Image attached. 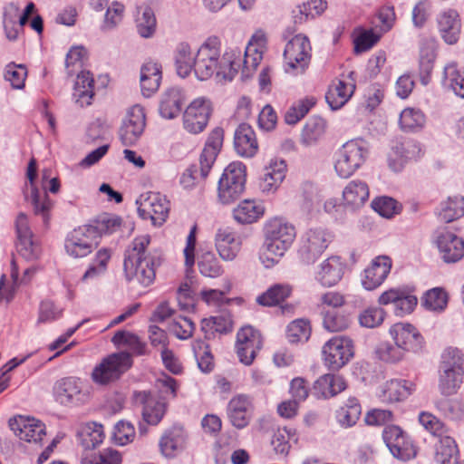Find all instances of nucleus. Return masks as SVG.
<instances>
[{
	"mask_svg": "<svg viewBox=\"0 0 464 464\" xmlns=\"http://www.w3.org/2000/svg\"><path fill=\"white\" fill-rule=\"evenodd\" d=\"M322 353L325 365L331 370L337 371L353 357V342L345 335L334 336L324 343Z\"/></svg>",
	"mask_w": 464,
	"mask_h": 464,
	"instance_id": "9b49d317",
	"label": "nucleus"
},
{
	"mask_svg": "<svg viewBox=\"0 0 464 464\" xmlns=\"http://www.w3.org/2000/svg\"><path fill=\"white\" fill-rule=\"evenodd\" d=\"M426 122L423 111L417 108H405L400 114L399 123L404 131H418Z\"/></svg>",
	"mask_w": 464,
	"mask_h": 464,
	"instance_id": "de8ad7c7",
	"label": "nucleus"
},
{
	"mask_svg": "<svg viewBox=\"0 0 464 464\" xmlns=\"http://www.w3.org/2000/svg\"><path fill=\"white\" fill-rule=\"evenodd\" d=\"M192 349L199 370L205 373L212 372L214 360L208 345L202 340H196Z\"/></svg>",
	"mask_w": 464,
	"mask_h": 464,
	"instance_id": "4d7b16f0",
	"label": "nucleus"
},
{
	"mask_svg": "<svg viewBox=\"0 0 464 464\" xmlns=\"http://www.w3.org/2000/svg\"><path fill=\"white\" fill-rule=\"evenodd\" d=\"M292 290V286L288 284H276L258 295L256 302L263 306H275L288 298Z\"/></svg>",
	"mask_w": 464,
	"mask_h": 464,
	"instance_id": "49530a36",
	"label": "nucleus"
},
{
	"mask_svg": "<svg viewBox=\"0 0 464 464\" xmlns=\"http://www.w3.org/2000/svg\"><path fill=\"white\" fill-rule=\"evenodd\" d=\"M323 325L329 332H341L346 330L351 320L348 315L336 310L322 311Z\"/></svg>",
	"mask_w": 464,
	"mask_h": 464,
	"instance_id": "6e6d98bb",
	"label": "nucleus"
},
{
	"mask_svg": "<svg viewBox=\"0 0 464 464\" xmlns=\"http://www.w3.org/2000/svg\"><path fill=\"white\" fill-rule=\"evenodd\" d=\"M448 304L447 293L440 287L428 290L421 298V304L429 311L441 312Z\"/></svg>",
	"mask_w": 464,
	"mask_h": 464,
	"instance_id": "864d4df0",
	"label": "nucleus"
},
{
	"mask_svg": "<svg viewBox=\"0 0 464 464\" xmlns=\"http://www.w3.org/2000/svg\"><path fill=\"white\" fill-rule=\"evenodd\" d=\"M389 333L395 344L406 353H417L422 348L423 338L411 324H395L390 328Z\"/></svg>",
	"mask_w": 464,
	"mask_h": 464,
	"instance_id": "aec40b11",
	"label": "nucleus"
},
{
	"mask_svg": "<svg viewBox=\"0 0 464 464\" xmlns=\"http://www.w3.org/2000/svg\"><path fill=\"white\" fill-rule=\"evenodd\" d=\"M161 79V64L154 60L145 63L140 68V78L142 95L152 96L159 90Z\"/></svg>",
	"mask_w": 464,
	"mask_h": 464,
	"instance_id": "7c9ffc66",
	"label": "nucleus"
},
{
	"mask_svg": "<svg viewBox=\"0 0 464 464\" xmlns=\"http://www.w3.org/2000/svg\"><path fill=\"white\" fill-rule=\"evenodd\" d=\"M136 27L138 34L142 38H150L154 35L157 27V20L153 10L146 6L141 10L140 14L136 19Z\"/></svg>",
	"mask_w": 464,
	"mask_h": 464,
	"instance_id": "5fc2aeb1",
	"label": "nucleus"
},
{
	"mask_svg": "<svg viewBox=\"0 0 464 464\" xmlns=\"http://www.w3.org/2000/svg\"><path fill=\"white\" fill-rule=\"evenodd\" d=\"M316 103L314 97H306L300 100L295 105L292 106L285 113V121L288 124H295L304 118L310 109Z\"/></svg>",
	"mask_w": 464,
	"mask_h": 464,
	"instance_id": "338daca9",
	"label": "nucleus"
},
{
	"mask_svg": "<svg viewBox=\"0 0 464 464\" xmlns=\"http://www.w3.org/2000/svg\"><path fill=\"white\" fill-rule=\"evenodd\" d=\"M111 343L117 346L128 347L131 355L140 356L146 353V343L136 334L125 330L117 331L111 338Z\"/></svg>",
	"mask_w": 464,
	"mask_h": 464,
	"instance_id": "a18cd8bd",
	"label": "nucleus"
},
{
	"mask_svg": "<svg viewBox=\"0 0 464 464\" xmlns=\"http://www.w3.org/2000/svg\"><path fill=\"white\" fill-rule=\"evenodd\" d=\"M183 102L182 90L178 87L170 88L162 96L160 114L165 119H174L180 113Z\"/></svg>",
	"mask_w": 464,
	"mask_h": 464,
	"instance_id": "58836bf2",
	"label": "nucleus"
},
{
	"mask_svg": "<svg viewBox=\"0 0 464 464\" xmlns=\"http://www.w3.org/2000/svg\"><path fill=\"white\" fill-rule=\"evenodd\" d=\"M53 393L56 402L63 406H81L90 401L87 385L77 377H64L55 382Z\"/></svg>",
	"mask_w": 464,
	"mask_h": 464,
	"instance_id": "0eeeda50",
	"label": "nucleus"
},
{
	"mask_svg": "<svg viewBox=\"0 0 464 464\" xmlns=\"http://www.w3.org/2000/svg\"><path fill=\"white\" fill-rule=\"evenodd\" d=\"M369 145L362 139L345 142L334 154V169L341 178L352 176L366 161Z\"/></svg>",
	"mask_w": 464,
	"mask_h": 464,
	"instance_id": "20e7f679",
	"label": "nucleus"
},
{
	"mask_svg": "<svg viewBox=\"0 0 464 464\" xmlns=\"http://www.w3.org/2000/svg\"><path fill=\"white\" fill-rule=\"evenodd\" d=\"M246 166L233 161L224 169L218 185V196L222 204H230L240 198L245 190Z\"/></svg>",
	"mask_w": 464,
	"mask_h": 464,
	"instance_id": "39448f33",
	"label": "nucleus"
},
{
	"mask_svg": "<svg viewBox=\"0 0 464 464\" xmlns=\"http://www.w3.org/2000/svg\"><path fill=\"white\" fill-rule=\"evenodd\" d=\"M361 414L362 408L358 400L354 397H350L345 403L336 411L335 418L341 427L351 428L356 424Z\"/></svg>",
	"mask_w": 464,
	"mask_h": 464,
	"instance_id": "37998d69",
	"label": "nucleus"
},
{
	"mask_svg": "<svg viewBox=\"0 0 464 464\" xmlns=\"http://www.w3.org/2000/svg\"><path fill=\"white\" fill-rule=\"evenodd\" d=\"M137 400L140 401L143 404V420L150 425H157L165 414V402L157 400L146 392H140L137 396Z\"/></svg>",
	"mask_w": 464,
	"mask_h": 464,
	"instance_id": "e433bc0d",
	"label": "nucleus"
},
{
	"mask_svg": "<svg viewBox=\"0 0 464 464\" xmlns=\"http://www.w3.org/2000/svg\"><path fill=\"white\" fill-rule=\"evenodd\" d=\"M463 353L456 347L446 348L439 370V390L444 396L455 394L463 380Z\"/></svg>",
	"mask_w": 464,
	"mask_h": 464,
	"instance_id": "7ed1b4c3",
	"label": "nucleus"
},
{
	"mask_svg": "<svg viewBox=\"0 0 464 464\" xmlns=\"http://www.w3.org/2000/svg\"><path fill=\"white\" fill-rule=\"evenodd\" d=\"M435 407L445 418L459 420L464 415V404L459 399L442 397L435 401Z\"/></svg>",
	"mask_w": 464,
	"mask_h": 464,
	"instance_id": "3c124183",
	"label": "nucleus"
},
{
	"mask_svg": "<svg viewBox=\"0 0 464 464\" xmlns=\"http://www.w3.org/2000/svg\"><path fill=\"white\" fill-rule=\"evenodd\" d=\"M371 205L374 211L386 218H392L395 214H398L401 209L398 202L394 198L386 196L374 198Z\"/></svg>",
	"mask_w": 464,
	"mask_h": 464,
	"instance_id": "774afa93",
	"label": "nucleus"
},
{
	"mask_svg": "<svg viewBox=\"0 0 464 464\" xmlns=\"http://www.w3.org/2000/svg\"><path fill=\"white\" fill-rule=\"evenodd\" d=\"M132 364L130 353L119 352L104 358L92 372L95 383L105 385L118 380Z\"/></svg>",
	"mask_w": 464,
	"mask_h": 464,
	"instance_id": "6e6552de",
	"label": "nucleus"
},
{
	"mask_svg": "<svg viewBox=\"0 0 464 464\" xmlns=\"http://www.w3.org/2000/svg\"><path fill=\"white\" fill-rule=\"evenodd\" d=\"M286 165L283 160H271L265 167L259 188L264 193L275 192L285 177Z\"/></svg>",
	"mask_w": 464,
	"mask_h": 464,
	"instance_id": "2f4dec72",
	"label": "nucleus"
},
{
	"mask_svg": "<svg viewBox=\"0 0 464 464\" xmlns=\"http://www.w3.org/2000/svg\"><path fill=\"white\" fill-rule=\"evenodd\" d=\"M79 443L85 450H92L100 445L104 439L102 425L89 422L82 425L77 431Z\"/></svg>",
	"mask_w": 464,
	"mask_h": 464,
	"instance_id": "79ce46f5",
	"label": "nucleus"
},
{
	"mask_svg": "<svg viewBox=\"0 0 464 464\" xmlns=\"http://www.w3.org/2000/svg\"><path fill=\"white\" fill-rule=\"evenodd\" d=\"M261 347V334L252 326H244L237 332L236 343L237 354L239 361L245 365L252 364Z\"/></svg>",
	"mask_w": 464,
	"mask_h": 464,
	"instance_id": "dca6fc26",
	"label": "nucleus"
},
{
	"mask_svg": "<svg viewBox=\"0 0 464 464\" xmlns=\"http://www.w3.org/2000/svg\"><path fill=\"white\" fill-rule=\"evenodd\" d=\"M406 353L397 344L388 342L380 343L375 349V354L378 359L388 363H397L402 361Z\"/></svg>",
	"mask_w": 464,
	"mask_h": 464,
	"instance_id": "13d9d810",
	"label": "nucleus"
},
{
	"mask_svg": "<svg viewBox=\"0 0 464 464\" xmlns=\"http://www.w3.org/2000/svg\"><path fill=\"white\" fill-rule=\"evenodd\" d=\"M198 266L200 274L206 277L216 278L224 272L219 261L212 252L202 254L198 261Z\"/></svg>",
	"mask_w": 464,
	"mask_h": 464,
	"instance_id": "bf43d9fd",
	"label": "nucleus"
},
{
	"mask_svg": "<svg viewBox=\"0 0 464 464\" xmlns=\"http://www.w3.org/2000/svg\"><path fill=\"white\" fill-rule=\"evenodd\" d=\"M434 242L445 263H456L464 256V240L450 231L437 230Z\"/></svg>",
	"mask_w": 464,
	"mask_h": 464,
	"instance_id": "a211bd4d",
	"label": "nucleus"
},
{
	"mask_svg": "<svg viewBox=\"0 0 464 464\" xmlns=\"http://www.w3.org/2000/svg\"><path fill=\"white\" fill-rule=\"evenodd\" d=\"M111 259V253L108 249L103 248L97 252L95 258L91 263L89 268L83 274L82 280H94L104 275L107 270V265Z\"/></svg>",
	"mask_w": 464,
	"mask_h": 464,
	"instance_id": "603ef678",
	"label": "nucleus"
},
{
	"mask_svg": "<svg viewBox=\"0 0 464 464\" xmlns=\"http://www.w3.org/2000/svg\"><path fill=\"white\" fill-rule=\"evenodd\" d=\"M138 214L142 219H150L154 226L160 227L169 217V201L160 192L149 191L136 199Z\"/></svg>",
	"mask_w": 464,
	"mask_h": 464,
	"instance_id": "1a4fd4ad",
	"label": "nucleus"
},
{
	"mask_svg": "<svg viewBox=\"0 0 464 464\" xmlns=\"http://www.w3.org/2000/svg\"><path fill=\"white\" fill-rule=\"evenodd\" d=\"M266 44L265 32L262 30L256 31L246 47L245 58H263L267 50Z\"/></svg>",
	"mask_w": 464,
	"mask_h": 464,
	"instance_id": "0e129e2a",
	"label": "nucleus"
},
{
	"mask_svg": "<svg viewBox=\"0 0 464 464\" xmlns=\"http://www.w3.org/2000/svg\"><path fill=\"white\" fill-rule=\"evenodd\" d=\"M93 86L94 80L90 72L82 71L77 75L73 96L76 102L81 107H84L92 103V100L94 95Z\"/></svg>",
	"mask_w": 464,
	"mask_h": 464,
	"instance_id": "ea45409f",
	"label": "nucleus"
},
{
	"mask_svg": "<svg viewBox=\"0 0 464 464\" xmlns=\"http://www.w3.org/2000/svg\"><path fill=\"white\" fill-rule=\"evenodd\" d=\"M211 112L210 102L203 98L194 100L183 114V126L188 132L197 134L207 126Z\"/></svg>",
	"mask_w": 464,
	"mask_h": 464,
	"instance_id": "6ab92c4d",
	"label": "nucleus"
},
{
	"mask_svg": "<svg viewBox=\"0 0 464 464\" xmlns=\"http://www.w3.org/2000/svg\"><path fill=\"white\" fill-rule=\"evenodd\" d=\"M392 269V259L387 256L375 257L362 274V285L366 290H374L387 278Z\"/></svg>",
	"mask_w": 464,
	"mask_h": 464,
	"instance_id": "393cba45",
	"label": "nucleus"
},
{
	"mask_svg": "<svg viewBox=\"0 0 464 464\" xmlns=\"http://www.w3.org/2000/svg\"><path fill=\"white\" fill-rule=\"evenodd\" d=\"M234 147L237 153L245 158H252L258 150L256 133L250 125L241 123L234 135Z\"/></svg>",
	"mask_w": 464,
	"mask_h": 464,
	"instance_id": "c756f323",
	"label": "nucleus"
},
{
	"mask_svg": "<svg viewBox=\"0 0 464 464\" xmlns=\"http://www.w3.org/2000/svg\"><path fill=\"white\" fill-rule=\"evenodd\" d=\"M146 126L144 109L133 105L126 113L119 130L120 139L124 146H133L140 139Z\"/></svg>",
	"mask_w": 464,
	"mask_h": 464,
	"instance_id": "ddd939ff",
	"label": "nucleus"
},
{
	"mask_svg": "<svg viewBox=\"0 0 464 464\" xmlns=\"http://www.w3.org/2000/svg\"><path fill=\"white\" fill-rule=\"evenodd\" d=\"M27 76V69L24 64L11 62L5 66V80L9 82L14 89H22Z\"/></svg>",
	"mask_w": 464,
	"mask_h": 464,
	"instance_id": "69168bd1",
	"label": "nucleus"
},
{
	"mask_svg": "<svg viewBox=\"0 0 464 464\" xmlns=\"http://www.w3.org/2000/svg\"><path fill=\"white\" fill-rule=\"evenodd\" d=\"M18 253L26 260H34L40 255L39 246L33 240V232L29 227L28 218L20 213L15 221Z\"/></svg>",
	"mask_w": 464,
	"mask_h": 464,
	"instance_id": "5701e85b",
	"label": "nucleus"
},
{
	"mask_svg": "<svg viewBox=\"0 0 464 464\" xmlns=\"http://www.w3.org/2000/svg\"><path fill=\"white\" fill-rule=\"evenodd\" d=\"M346 387L345 380L342 376L328 373L315 381L314 395L317 399H328L342 392Z\"/></svg>",
	"mask_w": 464,
	"mask_h": 464,
	"instance_id": "f704fd0d",
	"label": "nucleus"
},
{
	"mask_svg": "<svg viewBox=\"0 0 464 464\" xmlns=\"http://www.w3.org/2000/svg\"><path fill=\"white\" fill-rule=\"evenodd\" d=\"M312 47L309 39L303 34H296L286 44L284 55L285 58H310Z\"/></svg>",
	"mask_w": 464,
	"mask_h": 464,
	"instance_id": "8fccbe9b",
	"label": "nucleus"
},
{
	"mask_svg": "<svg viewBox=\"0 0 464 464\" xmlns=\"http://www.w3.org/2000/svg\"><path fill=\"white\" fill-rule=\"evenodd\" d=\"M98 244V234L89 224L73 229L67 236L65 249L68 255L79 258L89 255Z\"/></svg>",
	"mask_w": 464,
	"mask_h": 464,
	"instance_id": "f8f14e48",
	"label": "nucleus"
},
{
	"mask_svg": "<svg viewBox=\"0 0 464 464\" xmlns=\"http://www.w3.org/2000/svg\"><path fill=\"white\" fill-rule=\"evenodd\" d=\"M369 195L368 185L366 182L359 179L350 181L343 191L345 205L353 209L362 207L368 200Z\"/></svg>",
	"mask_w": 464,
	"mask_h": 464,
	"instance_id": "4c0bfd02",
	"label": "nucleus"
},
{
	"mask_svg": "<svg viewBox=\"0 0 464 464\" xmlns=\"http://www.w3.org/2000/svg\"><path fill=\"white\" fill-rule=\"evenodd\" d=\"M459 450L455 440L450 436L440 438L436 446L435 460L438 464H458Z\"/></svg>",
	"mask_w": 464,
	"mask_h": 464,
	"instance_id": "c03bdc74",
	"label": "nucleus"
},
{
	"mask_svg": "<svg viewBox=\"0 0 464 464\" xmlns=\"http://www.w3.org/2000/svg\"><path fill=\"white\" fill-rule=\"evenodd\" d=\"M438 25L442 39L448 44L458 42L461 30V24L457 11L445 10L438 16Z\"/></svg>",
	"mask_w": 464,
	"mask_h": 464,
	"instance_id": "473e14b6",
	"label": "nucleus"
},
{
	"mask_svg": "<svg viewBox=\"0 0 464 464\" xmlns=\"http://www.w3.org/2000/svg\"><path fill=\"white\" fill-rule=\"evenodd\" d=\"M346 264L339 256H331L321 262L314 273V279L324 287L337 285L344 275Z\"/></svg>",
	"mask_w": 464,
	"mask_h": 464,
	"instance_id": "b1692460",
	"label": "nucleus"
},
{
	"mask_svg": "<svg viewBox=\"0 0 464 464\" xmlns=\"http://www.w3.org/2000/svg\"><path fill=\"white\" fill-rule=\"evenodd\" d=\"M311 334V326L307 320L296 319L286 329V337L290 343L307 341Z\"/></svg>",
	"mask_w": 464,
	"mask_h": 464,
	"instance_id": "e2e57ef3",
	"label": "nucleus"
},
{
	"mask_svg": "<svg viewBox=\"0 0 464 464\" xmlns=\"http://www.w3.org/2000/svg\"><path fill=\"white\" fill-rule=\"evenodd\" d=\"M464 215V197H450L441 203L439 218L445 223L452 222Z\"/></svg>",
	"mask_w": 464,
	"mask_h": 464,
	"instance_id": "09e8293b",
	"label": "nucleus"
},
{
	"mask_svg": "<svg viewBox=\"0 0 464 464\" xmlns=\"http://www.w3.org/2000/svg\"><path fill=\"white\" fill-rule=\"evenodd\" d=\"M121 218L116 215L104 214L94 220L90 226L94 228L98 234V240L103 234H112L120 229Z\"/></svg>",
	"mask_w": 464,
	"mask_h": 464,
	"instance_id": "680f3d73",
	"label": "nucleus"
},
{
	"mask_svg": "<svg viewBox=\"0 0 464 464\" xmlns=\"http://www.w3.org/2000/svg\"><path fill=\"white\" fill-rule=\"evenodd\" d=\"M36 177V162L32 159L27 167V178L30 181V195L25 194V199L34 207L35 215H41L44 222L46 224L49 219V214L53 208V201L50 199L47 192H41L34 184Z\"/></svg>",
	"mask_w": 464,
	"mask_h": 464,
	"instance_id": "4be33fe9",
	"label": "nucleus"
},
{
	"mask_svg": "<svg viewBox=\"0 0 464 464\" xmlns=\"http://www.w3.org/2000/svg\"><path fill=\"white\" fill-rule=\"evenodd\" d=\"M378 302L382 305L393 304L395 314L404 316L414 310L418 299L406 288H391L379 296Z\"/></svg>",
	"mask_w": 464,
	"mask_h": 464,
	"instance_id": "412c9836",
	"label": "nucleus"
},
{
	"mask_svg": "<svg viewBox=\"0 0 464 464\" xmlns=\"http://www.w3.org/2000/svg\"><path fill=\"white\" fill-rule=\"evenodd\" d=\"M355 72H349L332 81L325 94V100L334 111L341 109L352 98L356 85Z\"/></svg>",
	"mask_w": 464,
	"mask_h": 464,
	"instance_id": "4468645a",
	"label": "nucleus"
},
{
	"mask_svg": "<svg viewBox=\"0 0 464 464\" xmlns=\"http://www.w3.org/2000/svg\"><path fill=\"white\" fill-rule=\"evenodd\" d=\"M382 438L391 453L396 459L407 461L416 456V449L412 441L400 427L386 426L382 432Z\"/></svg>",
	"mask_w": 464,
	"mask_h": 464,
	"instance_id": "2eb2a0df",
	"label": "nucleus"
},
{
	"mask_svg": "<svg viewBox=\"0 0 464 464\" xmlns=\"http://www.w3.org/2000/svg\"><path fill=\"white\" fill-rule=\"evenodd\" d=\"M253 409L251 398L245 394H239L229 401L227 417L235 428L241 430L249 424Z\"/></svg>",
	"mask_w": 464,
	"mask_h": 464,
	"instance_id": "a878e982",
	"label": "nucleus"
},
{
	"mask_svg": "<svg viewBox=\"0 0 464 464\" xmlns=\"http://www.w3.org/2000/svg\"><path fill=\"white\" fill-rule=\"evenodd\" d=\"M241 242L229 227L219 228L216 234V247L223 260L235 259L240 250Z\"/></svg>",
	"mask_w": 464,
	"mask_h": 464,
	"instance_id": "c9c22d12",
	"label": "nucleus"
},
{
	"mask_svg": "<svg viewBox=\"0 0 464 464\" xmlns=\"http://www.w3.org/2000/svg\"><path fill=\"white\" fill-rule=\"evenodd\" d=\"M442 83L464 99V64L456 60L447 63L443 67Z\"/></svg>",
	"mask_w": 464,
	"mask_h": 464,
	"instance_id": "72a5a7b5",
	"label": "nucleus"
},
{
	"mask_svg": "<svg viewBox=\"0 0 464 464\" xmlns=\"http://www.w3.org/2000/svg\"><path fill=\"white\" fill-rule=\"evenodd\" d=\"M325 121L320 117L311 118L302 131V141L311 145L317 141L324 133Z\"/></svg>",
	"mask_w": 464,
	"mask_h": 464,
	"instance_id": "052dcab7",
	"label": "nucleus"
},
{
	"mask_svg": "<svg viewBox=\"0 0 464 464\" xmlns=\"http://www.w3.org/2000/svg\"><path fill=\"white\" fill-rule=\"evenodd\" d=\"M9 427L21 440L38 444L46 435L44 423L34 418L19 415L9 420Z\"/></svg>",
	"mask_w": 464,
	"mask_h": 464,
	"instance_id": "f3484780",
	"label": "nucleus"
},
{
	"mask_svg": "<svg viewBox=\"0 0 464 464\" xmlns=\"http://www.w3.org/2000/svg\"><path fill=\"white\" fill-rule=\"evenodd\" d=\"M333 236L326 229L317 227L307 230L301 237L298 256L304 265L314 264L328 247Z\"/></svg>",
	"mask_w": 464,
	"mask_h": 464,
	"instance_id": "9d476101",
	"label": "nucleus"
},
{
	"mask_svg": "<svg viewBox=\"0 0 464 464\" xmlns=\"http://www.w3.org/2000/svg\"><path fill=\"white\" fill-rule=\"evenodd\" d=\"M413 389L414 384L411 382L393 379L380 387L377 395L381 401L392 403L406 399Z\"/></svg>",
	"mask_w": 464,
	"mask_h": 464,
	"instance_id": "c85d7f7f",
	"label": "nucleus"
},
{
	"mask_svg": "<svg viewBox=\"0 0 464 464\" xmlns=\"http://www.w3.org/2000/svg\"><path fill=\"white\" fill-rule=\"evenodd\" d=\"M150 243V236H140L125 250L123 270L128 282H136L142 286H149L154 282L161 258L157 253L149 251Z\"/></svg>",
	"mask_w": 464,
	"mask_h": 464,
	"instance_id": "f257e3e1",
	"label": "nucleus"
},
{
	"mask_svg": "<svg viewBox=\"0 0 464 464\" xmlns=\"http://www.w3.org/2000/svg\"><path fill=\"white\" fill-rule=\"evenodd\" d=\"M224 140V130L216 127L209 133L204 149L199 156L201 164V176L208 177L215 161L221 150Z\"/></svg>",
	"mask_w": 464,
	"mask_h": 464,
	"instance_id": "bb28decb",
	"label": "nucleus"
},
{
	"mask_svg": "<svg viewBox=\"0 0 464 464\" xmlns=\"http://www.w3.org/2000/svg\"><path fill=\"white\" fill-rule=\"evenodd\" d=\"M265 242L260 260L266 267L278 263L295 241L296 232L294 225L281 218L268 220L264 227Z\"/></svg>",
	"mask_w": 464,
	"mask_h": 464,
	"instance_id": "f03ea898",
	"label": "nucleus"
},
{
	"mask_svg": "<svg viewBox=\"0 0 464 464\" xmlns=\"http://www.w3.org/2000/svg\"><path fill=\"white\" fill-rule=\"evenodd\" d=\"M194 72L199 81L214 77L218 83H226L234 79L241 66L247 60H193Z\"/></svg>",
	"mask_w": 464,
	"mask_h": 464,
	"instance_id": "423d86ee",
	"label": "nucleus"
},
{
	"mask_svg": "<svg viewBox=\"0 0 464 464\" xmlns=\"http://www.w3.org/2000/svg\"><path fill=\"white\" fill-rule=\"evenodd\" d=\"M265 212L264 207L255 200L246 199L233 209V217L237 223L251 224L260 218Z\"/></svg>",
	"mask_w": 464,
	"mask_h": 464,
	"instance_id": "a19ab883",
	"label": "nucleus"
},
{
	"mask_svg": "<svg viewBox=\"0 0 464 464\" xmlns=\"http://www.w3.org/2000/svg\"><path fill=\"white\" fill-rule=\"evenodd\" d=\"M188 435L184 429L173 426L167 430L160 440V448L163 456L173 458L181 452L187 444Z\"/></svg>",
	"mask_w": 464,
	"mask_h": 464,
	"instance_id": "cd10ccee",
	"label": "nucleus"
}]
</instances>
